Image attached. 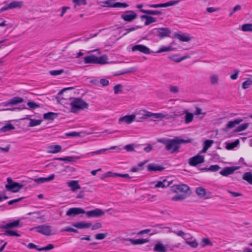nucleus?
I'll use <instances>...</instances> for the list:
<instances>
[{
	"label": "nucleus",
	"instance_id": "34",
	"mask_svg": "<svg viewBox=\"0 0 252 252\" xmlns=\"http://www.w3.org/2000/svg\"><path fill=\"white\" fill-rule=\"evenodd\" d=\"M116 148V146H113V147H111V148H108V149H100V150H97V151H94V152H92L88 153V154H86V155L87 156H89V155H91L92 156H94L95 154L99 155V154H101L103 153L104 152H105V151H106L107 150H110V149H114Z\"/></svg>",
	"mask_w": 252,
	"mask_h": 252
},
{
	"label": "nucleus",
	"instance_id": "27",
	"mask_svg": "<svg viewBox=\"0 0 252 252\" xmlns=\"http://www.w3.org/2000/svg\"><path fill=\"white\" fill-rule=\"evenodd\" d=\"M171 184V182L167 181L166 180L164 179L162 181L157 182L155 186L156 188H165L169 186Z\"/></svg>",
	"mask_w": 252,
	"mask_h": 252
},
{
	"label": "nucleus",
	"instance_id": "15",
	"mask_svg": "<svg viewBox=\"0 0 252 252\" xmlns=\"http://www.w3.org/2000/svg\"><path fill=\"white\" fill-rule=\"evenodd\" d=\"M87 217L89 218L99 217L104 215V212L100 209H95L94 210L85 212Z\"/></svg>",
	"mask_w": 252,
	"mask_h": 252
},
{
	"label": "nucleus",
	"instance_id": "51",
	"mask_svg": "<svg viewBox=\"0 0 252 252\" xmlns=\"http://www.w3.org/2000/svg\"><path fill=\"white\" fill-rule=\"evenodd\" d=\"M128 5L125 2H115L114 7L126 8Z\"/></svg>",
	"mask_w": 252,
	"mask_h": 252
},
{
	"label": "nucleus",
	"instance_id": "62",
	"mask_svg": "<svg viewBox=\"0 0 252 252\" xmlns=\"http://www.w3.org/2000/svg\"><path fill=\"white\" fill-rule=\"evenodd\" d=\"M134 71H135V69L134 68H130L126 70L125 71H120L119 72V73H118V75H124L125 74L131 73Z\"/></svg>",
	"mask_w": 252,
	"mask_h": 252
},
{
	"label": "nucleus",
	"instance_id": "50",
	"mask_svg": "<svg viewBox=\"0 0 252 252\" xmlns=\"http://www.w3.org/2000/svg\"><path fill=\"white\" fill-rule=\"evenodd\" d=\"M54 248V246L52 244H49L47 245L45 247L40 248L39 249H38V251H49L53 249Z\"/></svg>",
	"mask_w": 252,
	"mask_h": 252
},
{
	"label": "nucleus",
	"instance_id": "47",
	"mask_svg": "<svg viewBox=\"0 0 252 252\" xmlns=\"http://www.w3.org/2000/svg\"><path fill=\"white\" fill-rule=\"evenodd\" d=\"M242 30L244 32L252 31V24H246L242 26Z\"/></svg>",
	"mask_w": 252,
	"mask_h": 252
},
{
	"label": "nucleus",
	"instance_id": "39",
	"mask_svg": "<svg viewBox=\"0 0 252 252\" xmlns=\"http://www.w3.org/2000/svg\"><path fill=\"white\" fill-rule=\"evenodd\" d=\"M3 234L5 236H16V237H20L21 236V234H20L19 233H18L17 232H16L14 231L8 230V229H7L6 230H5L4 231Z\"/></svg>",
	"mask_w": 252,
	"mask_h": 252
},
{
	"label": "nucleus",
	"instance_id": "61",
	"mask_svg": "<svg viewBox=\"0 0 252 252\" xmlns=\"http://www.w3.org/2000/svg\"><path fill=\"white\" fill-rule=\"evenodd\" d=\"M140 28V27L139 26H136V27H131V28H128V29H125V31H126V32L124 33L123 35H126L128 33H129V32H133V31H134L136 30V29H139Z\"/></svg>",
	"mask_w": 252,
	"mask_h": 252
},
{
	"label": "nucleus",
	"instance_id": "49",
	"mask_svg": "<svg viewBox=\"0 0 252 252\" xmlns=\"http://www.w3.org/2000/svg\"><path fill=\"white\" fill-rule=\"evenodd\" d=\"M239 140H237L234 142L228 143L226 145V148L227 150H232L233 148H234L235 147H236L237 146V145L239 144Z\"/></svg>",
	"mask_w": 252,
	"mask_h": 252
},
{
	"label": "nucleus",
	"instance_id": "55",
	"mask_svg": "<svg viewBox=\"0 0 252 252\" xmlns=\"http://www.w3.org/2000/svg\"><path fill=\"white\" fill-rule=\"evenodd\" d=\"M219 77L216 75H213L210 77V81L212 84L215 85L218 83Z\"/></svg>",
	"mask_w": 252,
	"mask_h": 252
},
{
	"label": "nucleus",
	"instance_id": "48",
	"mask_svg": "<svg viewBox=\"0 0 252 252\" xmlns=\"http://www.w3.org/2000/svg\"><path fill=\"white\" fill-rule=\"evenodd\" d=\"M187 197V195L185 194H178L172 197V200L174 201L182 200L185 199Z\"/></svg>",
	"mask_w": 252,
	"mask_h": 252
},
{
	"label": "nucleus",
	"instance_id": "41",
	"mask_svg": "<svg viewBox=\"0 0 252 252\" xmlns=\"http://www.w3.org/2000/svg\"><path fill=\"white\" fill-rule=\"evenodd\" d=\"M115 0H107L102 2V6L114 7Z\"/></svg>",
	"mask_w": 252,
	"mask_h": 252
},
{
	"label": "nucleus",
	"instance_id": "23",
	"mask_svg": "<svg viewBox=\"0 0 252 252\" xmlns=\"http://www.w3.org/2000/svg\"><path fill=\"white\" fill-rule=\"evenodd\" d=\"M147 168L149 171H161L164 169V167L156 164H150L148 165Z\"/></svg>",
	"mask_w": 252,
	"mask_h": 252
},
{
	"label": "nucleus",
	"instance_id": "12",
	"mask_svg": "<svg viewBox=\"0 0 252 252\" xmlns=\"http://www.w3.org/2000/svg\"><path fill=\"white\" fill-rule=\"evenodd\" d=\"M172 189L177 193L183 192V194H186L188 193L189 188L187 185L182 184L173 186L172 187Z\"/></svg>",
	"mask_w": 252,
	"mask_h": 252
},
{
	"label": "nucleus",
	"instance_id": "42",
	"mask_svg": "<svg viewBox=\"0 0 252 252\" xmlns=\"http://www.w3.org/2000/svg\"><path fill=\"white\" fill-rule=\"evenodd\" d=\"M80 157H66L64 158H59L57 159L60 161H65L69 162L74 161L75 159H79Z\"/></svg>",
	"mask_w": 252,
	"mask_h": 252
},
{
	"label": "nucleus",
	"instance_id": "21",
	"mask_svg": "<svg viewBox=\"0 0 252 252\" xmlns=\"http://www.w3.org/2000/svg\"><path fill=\"white\" fill-rule=\"evenodd\" d=\"M55 178V175L54 174L50 175L48 177L44 178V177H40L38 178L33 179V181L38 184L44 183L45 182H48L52 181Z\"/></svg>",
	"mask_w": 252,
	"mask_h": 252
},
{
	"label": "nucleus",
	"instance_id": "24",
	"mask_svg": "<svg viewBox=\"0 0 252 252\" xmlns=\"http://www.w3.org/2000/svg\"><path fill=\"white\" fill-rule=\"evenodd\" d=\"M67 186L71 188L72 191H74L76 189L81 188L78 181L72 180L67 183Z\"/></svg>",
	"mask_w": 252,
	"mask_h": 252
},
{
	"label": "nucleus",
	"instance_id": "19",
	"mask_svg": "<svg viewBox=\"0 0 252 252\" xmlns=\"http://www.w3.org/2000/svg\"><path fill=\"white\" fill-rule=\"evenodd\" d=\"M135 118V115H126L120 117L119 119V122L120 123L125 122L127 124H130L134 121Z\"/></svg>",
	"mask_w": 252,
	"mask_h": 252
},
{
	"label": "nucleus",
	"instance_id": "46",
	"mask_svg": "<svg viewBox=\"0 0 252 252\" xmlns=\"http://www.w3.org/2000/svg\"><path fill=\"white\" fill-rule=\"evenodd\" d=\"M249 126V123H245L242 125H241L237 127V128L235 129V131H236V132L242 131L245 130L246 129H247L248 128V127Z\"/></svg>",
	"mask_w": 252,
	"mask_h": 252
},
{
	"label": "nucleus",
	"instance_id": "29",
	"mask_svg": "<svg viewBox=\"0 0 252 252\" xmlns=\"http://www.w3.org/2000/svg\"><path fill=\"white\" fill-rule=\"evenodd\" d=\"M15 129L14 126L11 124H7L0 128V132L2 133L10 131Z\"/></svg>",
	"mask_w": 252,
	"mask_h": 252
},
{
	"label": "nucleus",
	"instance_id": "26",
	"mask_svg": "<svg viewBox=\"0 0 252 252\" xmlns=\"http://www.w3.org/2000/svg\"><path fill=\"white\" fill-rule=\"evenodd\" d=\"M73 225L78 229L88 228L91 226L92 223L84 222H79L73 224Z\"/></svg>",
	"mask_w": 252,
	"mask_h": 252
},
{
	"label": "nucleus",
	"instance_id": "38",
	"mask_svg": "<svg viewBox=\"0 0 252 252\" xmlns=\"http://www.w3.org/2000/svg\"><path fill=\"white\" fill-rule=\"evenodd\" d=\"M243 179L247 181L250 184L252 185V173L250 172L245 173Z\"/></svg>",
	"mask_w": 252,
	"mask_h": 252
},
{
	"label": "nucleus",
	"instance_id": "25",
	"mask_svg": "<svg viewBox=\"0 0 252 252\" xmlns=\"http://www.w3.org/2000/svg\"><path fill=\"white\" fill-rule=\"evenodd\" d=\"M127 240L133 245H141L149 242V240L147 239H138L135 240L133 239H129Z\"/></svg>",
	"mask_w": 252,
	"mask_h": 252
},
{
	"label": "nucleus",
	"instance_id": "56",
	"mask_svg": "<svg viewBox=\"0 0 252 252\" xmlns=\"http://www.w3.org/2000/svg\"><path fill=\"white\" fill-rule=\"evenodd\" d=\"M186 243L194 248H196L198 245V243L195 240L192 241H189L186 240Z\"/></svg>",
	"mask_w": 252,
	"mask_h": 252
},
{
	"label": "nucleus",
	"instance_id": "1",
	"mask_svg": "<svg viewBox=\"0 0 252 252\" xmlns=\"http://www.w3.org/2000/svg\"><path fill=\"white\" fill-rule=\"evenodd\" d=\"M158 142L163 144L165 146V149L169 151L171 154L178 153L180 145L187 142V141L176 137L174 139L162 138L158 140Z\"/></svg>",
	"mask_w": 252,
	"mask_h": 252
},
{
	"label": "nucleus",
	"instance_id": "8",
	"mask_svg": "<svg viewBox=\"0 0 252 252\" xmlns=\"http://www.w3.org/2000/svg\"><path fill=\"white\" fill-rule=\"evenodd\" d=\"M24 99L19 96H15L8 100L7 101L2 102L0 104V106L6 107L8 106H12L16 105L18 103L23 102Z\"/></svg>",
	"mask_w": 252,
	"mask_h": 252
},
{
	"label": "nucleus",
	"instance_id": "60",
	"mask_svg": "<svg viewBox=\"0 0 252 252\" xmlns=\"http://www.w3.org/2000/svg\"><path fill=\"white\" fill-rule=\"evenodd\" d=\"M172 49L170 47H162L156 52L157 53H160L164 52L170 51Z\"/></svg>",
	"mask_w": 252,
	"mask_h": 252
},
{
	"label": "nucleus",
	"instance_id": "28",
	"mask_svg": "<svg viewBox=\"0 0 252 252\" xmlns=\"http://www.w3.org/2000/svg\"><path fill=\"white\" fill-rule=\"evenodd\" d=\"M154 250L157 252H166V249L165 247L161 243H157L154 248Z\"/></svg>",
	"mask_w": 252,
	"mask_h": 252
},
{
	"label": "nucleus",
	"instance_id": "59",
	"mask_svg": "<svg viewBox=\"0 0 252 252\" xmlns=\"http://www.w3.org/2000/svg\"><path fill=\"white\" fill-rule=\"evenodd\" d=\"M61 231V232H64V231H65V232H74V233H78V231L77 229H74V228H71V227H65V228L62 229Z\"/></svg>",
	"mask_w": 252,
	"mask_h": 252
},
{
	"label": "nucleus",
	"instance_id": "45",
	"mask_svg": "<svg viewBox=\"0 0 252 252\" xmlns=\"http://www.w3.org/2000/svg\"><path fill=\"white\" fill-rule=\"evenodd\" d=\"M41 122V120L30 119V122L29 126L30 127L40 125Z\"/></svg>",
	"mask_w": 252,
	"mask_h": 252
},
{
	"label": "nucleus",
	"instance_id": "63",
	"mask_svg": "<svg viewBox=\"0 0 252 252\" xmlns=\"http://www.w3.org/2000/svg\"><path fill=\"white\" fill-rule=\"evenodd\" d=\"M107 236L106 233H98L95 235V238L97 240H102L104 239Z\"/></svg>",
	"mask_w": 252,
	"mask_h": 252
},
{
	"label": "nucleus",
	"instance_id": "36",
	"mask_svg": "<svg viewBox=\"0 0 252 252\" xmlns=\"http://www.w3.org/2000/svg\"><path fill=\"white\" fill-rule=\"evenodd\" d=\"M184 113L186 114L185 116V123L189 124L191 122L193 119V115L192 113L189 112L188 111H185Z\"/></svg>",
	"mask_w": 252,
	"mask_h": 252
},
{
	"label": "nucleus",
	"instance_id": "3",
	"mask_svg": "<svg viewBox=\"0 0 252 252\" xmlns=\"http://www.w3.org/2000/svg\"><path fill=\"white\" fill-rule=\"evenodd\" d=\"M108 59L106 55L96 57L94 55H91L84 57L85 63H96L104 64L108 63Z\"/></svg>",
	"mask_w": 252,
	"mask_h": 252
},
{
	"label": "nucleus",
	"instance_id": "37",
	"mask_svg": "<svg viewBox=\"0 0 252 252\" xmlns=\"http://www.w3.org/2000/svg\"><path fill=\"white\" fill-rule=\"evenodd\" d=\"M167 233H173L177 235L178 236L182 237L183 238H185V237L188 235V233H186L184 232L182 230L179 231H173L171 229H169V230L167 231Z\"/></svg>",
	"mask_w": 252,
	"mask_h": 252
},
{
	"label": "nucleus",
	"instance_id": "2",
	"mask_svg": "<svg viewBox=\"0 0 252 252\" xmlns=\"http://www.w3.org/2000/svg\"><path fill=\"white\" fill-rule=\"evenodd\" d=\"M70 112L77 113L79 111L88 108L89 104L83 99L79 97L70 98Z\"/></svg>",
	"mask_w": 252,
	"mask_h": 252
},
{
	"label": "nucleus",
	"instance_id": "64",
	"mask_svg": "<svg viewBox=\"0 0 252 252\" xmlns=\"http://www.w3.org/2000/svg\"><path fill=\"white\" fill-rule=\"evenodd\" d=\"M27 105L30 108H37L39 106V105L33 102V101H29L27 103Z\"/></svg>",
	"mask_w": 252,
	"mask_h": 252
},
{
	"label": "nucleus",
	"instance_id": "52",
	"mask_svg": "<svg viewBox=\"0 0 252 252\" xmlns=\"http://www.w3.org/2000/svg\"><path fill=\"white\" fill-rule=\"evenodd\" d=\"M201 245L203 247H204L208 245L212 246V243L210 242L209 239L203 238L202 240Z\"/></svg>",
	"mask_w": 252,
	"mask_h": 252
},
{
	"label": "nucleus",
	"instance_id": "18",
	"mask_svg": "<svg viewBox=\"0 0 252 252\" xmlns=\"http://www.w3.org/2000/svg\"><path fill=\"white\" fill-rule=\"evenodd\" d=\"M22 225L20 224V220H15L12 222L7 223L6 224L2 225L0 227L2 228L9 229L16 227H20Z\"/></svg>",
	"mask_w": 252,
	"mask_h": 252
},
{
	"label": "nucleus",
	"instance_id": "17",
	"mask_svg": "<svg viewBox=\"0 0 252 252\" xmlns=\"http://www.w3.org/2000/svg\"><path fill=\"white\" fill-rule=\"evenodd\" d=\"M238 168V167L236 166L225 167L220 172V173L223 176H228L233 173Z\"/></svg>",
	"mask_w": 252,
	"mask_h": 252
},
{
	"label": "nucleus",
	"instance_id": "9",
	"mask_svg": "<svg viewBox=\"0 0 252 252\" xmlns=\"http://www.w3.org/2000/svg\"><path fill=\"white\" fill-rule=\"evenodd\" d=\"M137 17V14L132 10H128L121 15V18L125 21L131 22Z\"/></svg>",
	"mask_w": 252,
	"mask_h": 252
},
{
	"label": "nucleus",
	"instance_id": "30",
	"mask_svg": "<svg viewBox=\"0 0 252 252\" xmlns=\"http://www.w3.org/2000/svg\"><path fill=\"white\" fill-rule=\"evenodd\" d=\"M243 121L242 119H237L233 121H230L227 123V128H231L234 127L236 125L239 124Z\"/></svg>",
	"mask_w": 252,
	"mask_h": 252
},
{
	"label": "nucleus",
	"instance_id": "7",
	"mask_svg": "<svg viewBox=\"0 0 252 252\" xmlns=\"http://www.w3.org/2000/svg\"><path fill=\"white\" fill-rule=\"evenodd\" d=\"M36 229V231L38 233L45 235L46 236H49L51 234V227L47 225H40L34 227L31 229V230Z\"/></svg>",
	"mask_w": 252,
	"mask_h": 252
},
{
	"label": "nucleus",
	"instance_id": "40",
	"mask_svg": "<svg viewBox=\"0 0 252 252\" xmlns=\"http://www.w3.org/2000/svg\"><path fill=\"white\" fill-rule=\"evenodd\" d=\"M212 140H206L204 141V145L202 150L203 152H205L213 144Z\"/></svg>",
	"mask_w": 252,
	"mask_h": 252
},
{
	"label": "nucleus",
	"instance_id": "6",
	"mask_svg": "<svg viewBox=\"0 0 252 252\" xmlns=\"http://www.w3.org/2000/svg\"><path fill=\"white\" fill-rule=\"evenodd\" d=\"M23 5V1L14 0L8 4H5L0 8V11L3 12L13 8H20Z\"/></svg>",
	"mask_w": 252,
	"mask_h": 252
},
{
	"label": "nucleus",
	"instance_id": "11",
	"mask_svg": "<svg viewBox=\"0 0 252 252\" xmlns=\"http://www.w3.org/2000/svg\"><path fill=\"white\" fill-rule=\"evenodd\" d=\"M131 51L132 52L139 51L145 54H151V51L149 48L141 44L134 45L131 48Z\"/></svg>",
	"mask_w": 252,
	"mask_h": 252
},
{
	"label": "nucleus",
	"instance_id": "10",
	"mask_svg": "<svg viewBox=\"0 0 252 252\" xmlns=\"http://www.w3.org/2000/svg\"><path fill=\"white\" fill-rule=\"evenodd\" d=\"M204 161V157L199 154L189 159V163L190 166H195L197 165L202 163Z\"/></svg>",
	"mask_w": 252,
	"mask_h": 252
},
{
	"label": "nucleus",
	"instance_id": "14",
	"mask_svg": "<svg viewBox=\"0 0 252 252\" xmlns=\"http://www.w3.org/2000/svg\"><path fill=\"white\" fill-rule=\"evenodd\" d=\"M85 213L84 209L81 208H71L66 212V215L68 216H74L79 214Z\"/></svg>",
	"mask_w": 252,
	"mask_h": 252
},
{
	"label": "nucleus",
	"instance_id": "54",
	"mask_svg": "<svg viewBox=\"0 0 252 252\" xmlns=\"http://www.w3.org/2000/svg\"><path fill=\"white\" fill-rule=\"evenodd\" d=\"M122 85L118 84L114 87V91L115 94H118L119 93L122 92Z\"/></svg>",
	"mask_w": 252,
	"mask_h": 252
},
{
	"label": "nucleus",
	"instance_id": "20",
	"mask_svg": "<svg viewBox=\"0 0 252 252\" xmlns=\"http://www.w3.org/2000/svg\"><path fill=\"white\" fill-rule=\"evenodd\" d=\"M174 35V37L178 39L181 41L184 42L189 41L192 38V37L189 34L185 33H175Z\"/></svg>",
	"mask_w": 252,
	"mask_h": 252
},
{
	"label": "nucleus",
	"instance_id": "32",
	"mask_svg": "<svg viewBox=\"0 0 252 252\" xmlns=\"http://www.w3.org/2000/svg\"><path fill=\"white\" fill-rule=\"evenodd\" d=\"M58 114L54 112H48L43 114V118L45 120H53L57 116Z\"/></svg>",
	"mask_w": 252,
	"mask_h": 252
},
{
	"label": "nucleus",
	"instance_id": "57",
	"mask_svg": "<svg viewBox=\"0 0 252 252\" xmlns=\"http://www.w3.org/2000/svg\"><path fill=\"white\" fill-rule=\"evenodd\" d=\"M220 169V167L219 165H212L209 167L208 170L212 171V172H216V171H218Z\"/></svg>",
	"mask_w": 252,
	"mask_h": 252
},
{
	"label": "nucleus",
	"instance_id": "33",
	"mask_svg": "<svg viewBox=\"0 0 252 252\" xmlns=\"http://www.w3.org/2000/svg\"><path fill=\"white\" fill-rule=\"evenodd\" d=\"M169 59H170L171 60L176 62V63H179L186 59L188 58L187 56H184L182 58L179 57L178 55H174L172 56H169Z\"/></svg>",
	"mask_w": 252,
	"mask_h": 252
},
{
	"label": "nucleus",
	"instance_id": "58",
	"mask_svg": "<svg viewBox=\"0 0 252 252\" xmlns=\"http://www.w3.org/2000/svg\"><path fill=\"white\" fill-rule=\"evenodd\" d=\"M73 2L75 5H85L87 4L86 0H73Z\"/></svg>",
	"mask_w": 252,
	"mask_h": 252
},
{
	"label": "nucleus",
	"instance_id": "53",
	"mask_svg": "<svg viewBox=\"0 0 252 252\" xmlns=\"http://www.w3.org/2000/svg\"><path fill=\"white\" fill-rule=\"evenodd\" d=\"M63 72V69H60V70H51L49 72V73L50 75L52 76H57L61 74Z\"/></svg>",
	"mask_w": 252,
	"mask_h": 252
},
{
	"label": "nucleus",
	"instance_id": "22",
	"mask_svg": "<svg viewBox=\"0 0 252 252\" xmlns=\"http://www.w3.org/2000/svg\"><path fill=\"white\" fill-rule=\"evenodd\" d=\"M140 18L143 19H145L146 21L145 22V25L148 26L150 24L155 23L157 21V18L155 17H153L152 16H150L147 15H143L141 16Z\"/></svg>",
	"mask_w": 252,
	"mask_h": 252
},
{
	"label": "nucleus",
	"instance_id": "4",
	"mask_svg": "<svg viewBox=\"0 0 252 252\" xmlns=\"http://www.w3.org/2000/svg\"><path fill=\"white\" fill-rule=\"evenodd\" d=\"M7 184L5 185V187L8 191L13 192H17L21 189L23 186V185L12 181L10 178H7Z\"/></svg>",
	"mask_w": 252,
	"mask_h": 252
},
{
	"label": "nucleus",
	"instance_id": "35",
	"mask_svg": "<svg viewBox=\"0 0 252 252\" xmlns=\"http://www.w3.org/2000/svg\"><path fill=\"white\" fill-rule=\"evenodd\" d=\"M49 152L50 153H57L61 151L62 147L56 145L49 147Z\"/></svg>",
	"mask_w": 252,
	"mask_h": 252
},
{
	"label": "nucleus",
	"instance_id": "31",
	"mask_svg": "<svg viewBox=\"0 0 252 252\" xmlns=\"http://www.w3.org/2000/svg\"><path fill=\"white\" fill-rule=\"evenodd\" d=\"M140 12L148 15H160L162 14V12L158 10L141 9Z\"/></svg>",
	"mask_w": 252,
	"mask_h": 252
},
{
	"label": "nucleus",
	"instance_id": "5",
	"mask_svg": "<svg viewBox=\"0 0 252 252\" xmlns=\"http://www.w3.org/2000/svg\"><path fill=\"white\" fill-rule=\"evenodd\" d=\"M140 112L141 115H142V118L143 119L150 117H152L155 119H162L164 118L167 117V114L163 113H153L146 110H141Z\"/></svg>",
	"mask_w": 252,
	"mask_h": 252
},
{
	"label": "nucleus",
	"instance_id": "43",
	"mask_svg": "<svg viewBox=\"0 0 252 252\" xmlns=\"http://www.w3.org/2000/svg\"><path fill=\"white\" fill-rule=\"evenodd\" d=\"M252 85V76H251V77L247 79L246 81H244L242 84V88L243 89H247L249 88Z\"/></svg>",
	"mask_w": 252,
	"mask_h": 252
},
{
	"label": "nucleus",
	"instance_id": "13",
	"mask_svg": "<svg viewBox=\"0 0 252 252\" xmlns=\"http://www.w3.org/2000/svg\"><path fill=\"white\" fill-rule=\"evenodd\" d=\"M178 2V1L171 0L164 3L147 4L145 6L151 8L165 7L175 5Z\"/></svg>",
	"mask_w": 252,
	"mask_h": 252
},
{
	"label": "nucleus",
	"instance_id": "16",
	"mask_svg": "<svg viewBox=\"0 0 252 252\" xmlns=\"http://www.w3.org/2000/svg\"><path fill=\"white\" fill-rule=\"evenodd\" d=\"M157 30V35L161 38L168 37L170 36L171 32L168 28H158Z\"/></svg>",
	"mask_w": 252,
	"mask_h": 252
},
{
	"label": "nucleus",
	"instance_id": "44",
	"mask_svg": "<svg viewBox=\"0 0 252 252\" xmlns=\"http://www.w3.org/2000/svg\"><path fill=\"white\" fill-rule=\"evenodd\" d=\"M196 194L201 197H203L206 195V190L205 189L202 187H198L196 189Z\"/></svg>",
	"mask_w": 252,
	"mask_h": 252
}]
</instances>
